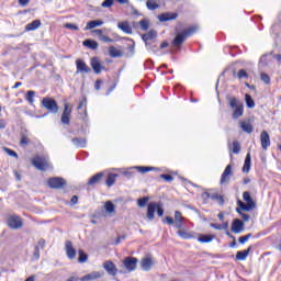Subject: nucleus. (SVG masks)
<instances>
[{
	"label": "nucleus",
	"mask_w": 281,
	"mask_h": 281,
	"mask_svg": "<svg viewBox=\"0 0 281 281\" xmlns=\"http://www.w3.org/2000/svg\"><path fill=\"white\" fill-rule=\"evenodd\" d=\"M227 102L231 109H235L232 114V119L238 120L239 117H243L245 114V104L243 101L238 100L236 97H227Z\"/></svg>",
	"instance_id": "f257e3e1"
},
{
	"label": "nucleus",
	"mask_w": 281,
	"mask_h": 281,
	"mask_svg": "<svg viewBox=\"0 0 281 281\" xmlns=\"http://www.w3.org/2000/svg\"><path fill=\"white\" fill-rule=\"evenodd\" d=\"M243 199L246 204L241 200H237V206L239 210H243L244 212H251V210L256 209V201H254V198H251V193L249 191H245L243 193Z\"/></svg>",
	"instance_id": "f03ea898"
},
{
	"label": "nucleus",
	"mask_w": 281,
	"mask_h": 281,
	"mask_svg": "<svg viewBox=\"0 0 281 281\" xmlns=\"http://www.w3.org/2000/svg\"><path fill=\"white\" fill-rule=\"evenodd\" d=\"M155 212L159 217L164 216V205L160 202H149L147 204V218L148 221H155Z\"/></svg>",
	"instance_id": "7ed1b4c3"
},
{
	"label": "nucleus",
	"mask_w": 281,
	"mask_h": 281,
	"mask_svg": "<svg viewBox=\"0 0 281 281\" xmlns=\"http://www.w3.org/2000/svg\"><path fill=\"white\" fill-rule=\"evenodd\" d=\"M47 186L52 190H63L67 186V180L60 177H53L47 180Z\"/></svg>",
	"instance_id": "20e7f679"
},
{
	"label": "nucleus",
	"mask_w": 281,
	"mask_h": 281,
	"mask_svg": "<svg viewBox=\"0 0 281 281\" xmlns=\"http://www.w3.org/2000/svg\"><path fill=\"white\" fill-rule=\"evenodd\" d=\"M42 106H44V109L49 111V113H54V114L58 113V102H56V100H54L53 98L45 97L42 100Z\"/></svg>",
	"instance_id": "39448f33"
},
{
	"label": "nucleus",
	"mask_w": 281,
	"mask_h": 281,
	"mask_svg": "<svg viewBox=\"0 0 281 281\" xmlns=\"http://www.w3.org/2000/svg\"><path fill=\"white\" fill-rule=\"evenodd\" d=\"M137 262H139V260L136 257H131V256L125 257L123 260V265L125 269L128 271V273L137 269Z\"/></svg>",
	"instance_id": "423d86ee"
},
{
	"label": "nucleus",
	"mask_w": 281,
	"mask_h": 281,
	"mask_svg": "<svg viewBox=\"0 0 281 281\" xmlns=\"http://www.w3.org/2000/svg\"><path fill=\"white\" fill-rule=\"evenodd\" d=\"M31 164L32 166H34V168H36L37 170H41L42 172H45V170L47 169V161L45 160V158L41 156H35L31 160Z\"/></svg>",
	"instance_id": "0eeeda50"
},
{
	"label": "nucleus",
	"mask_w": 281,
	"mask_h": 281,
	"mask_svg": "<svg viewBox=\"0 0 281 281\" xmlns=\"http://www.w3.org/2000/svg\"><path fill=\"white\" fill-rule=\"evenodd\" d=\"M90 66L92 67L94 74H97V76H99V74H102V71H104V69H106V67H104L102 65V63L100 61L99 57H92L90 59Z\"/></svg>",
	"instance_id": "6e6552de"
},
{
	"label": "nucleus",
	"mask_w": 281,
	"mask_h": 281,
	"mask_svg": "<svg viewBox=\"0 0 281 281\" xmlns=\"http://www.w3.org/2000/svg\"><path fill=\"white\" fill-rule=\"evenodd\" d=\"M231 232H233V234H241V232H245V222L240 218L233 220Z\"/></svg>",
	"instance_id": "1a4fd4ad"
},
{
	"label": "nucleus",
	"mask_w": 281,
	"mask_h": 281,
	"mask_svg": "<svg viewBox=\"0 0 281 281\" xmlns=\"http://www.w3.org/2000/svg\"><path fill=\"white\" fill-rule=\"evenodd\" d=\"M8 226L10 229H21V227H23V221L21 217L13 215L8 218Z\"/></svg>",
	"instance_id": "9d476101"
},
{
	"label": "nucleus",
	"mask_w": 281,
	"mask_h": 281,
	"mask_svg": "<svg viewBox=\"0 0 281 281\" xmlns=\"http://www.w3.org/2000/svg\"><path fill=\"white\" fill-rule=\"evenodd\" d=\"M103 179L104 172H98L88 180L87 186H89L90 188H93L94 186H100Z\"/></svg>",
	"instance_id": "9b49d317"
},
{
	"label": "nucleus",
	"mask_w": 281,
	"mask_h": 281,
	"mask_svg": "<svg viewBox=\"0 0 281 281\" xmlns=\"http://www.w3.org/2000/svg\"><path fill=\"white\" fill-rule=\"evenodd\" d=\"M61 124H66L69 126L71 124V109H69V104L64 105V111L61 114Z\"/></svg>",
	"instance_id": "f8f14e48"
},
{
	"label": "nucleus",
	"mask_w": 281,
	"mask_h": 281,
	"mask_svg": "<svg viewBox=\"0 0 281 281\" xmlns=\"http://www.w3.org/2000/svg\"><path fill=\"white\" fill-rule=\"evenodd\" d=\"M261 148L263 150H268L269 146H271V137L267 131H262L260 134Z\"/></svg>",
	"instance_id": "ddd939ff"
},
{
	"label": "nucleus",
	"mask_w": 281,
	"mask_h": 281,
	"mask_svg": "<svg viewBox=\"0 0 281 281\" xmlns=\"http://www.w3.org/2000/svg\"><path fill=\"white\" fill-rule=\"evenodd\" d=\"M77 74H91V68L82 59L76 60Z\"/></svg>",
	"instance_id": "4468645a"
},
{
	"label": "nucleus",
	"mask_w": 281,
	"mask_h": 281,
	"mask_svg": "<svg viewBox=\"0 0 281 281\" xmlns=\"http://www.w3.org/2000/svg\"><path fill=\"white\" fill-rule=\"evenodd\" d=\"M178 16L177 12H166L158 15V21L166 23L167 21H175Z\"/></svg>",
	"instance_id": "2eb2a0df"
},
{
	"label": "nucleus",
	"mask_w": 281,
	"mask_h": 281,
	"mask_svg": "<svg viewBox=\"0 0 281 281\" xmlns=\"http://www.w3.org/2000/svg\"><path fill=\"white\" fill-rule=\"evenodd\" d=\"M103 269L109 276H117V267L111 260H108L103 263Z\"/></svg>",
	"instance_id": "dca6fc26"
},
{
	"label": "nucleus",
	"mask_w": 281,
	"mask_h": 281,
	"mask_svg": "<svg viewBox=\"0 0 281 281\" xmlns=\"http://www.w3.org/2000/svg\"><path fill=\"white\" fill-rule=\"evenodd\" d=\"M186 38H188L183 32L177 33L176 37L172 41L173 47H177V49H181V45L186 43Z\"/></svg>",
	"instance_id": "f3484780"
},
{
	"label": "nucleus",
	"mask_w": 281,
	"mask_h": 281,
	"mask_svg": "<svg viewBox=\"0 0 281 281\" xmlns=\"http://www.w3.org/2000/svg\"><path fill=\"white\" fill-rule=\"evenodd\" d=\"M65 247L67 258H69V260H74V258H76V250L74 248V244L70 240H67Z\"/></svg>",
	"instance_id": "a211bd4d"
},
{
	"label": "nucleus",
	"mask_w": 281,
	"mask_h": 281,
	"mask_svg": "<svg viewBox=\"0 0 281 281\" xmlns=\"http://www.w3.org/2000/svg\"><path fill=\"white\" fill-rule=\"evenodd\" d=\"M234 172H232V165H227L224 169V172L222 173L220 183L223 186V183H227L229 181V177H232Z\"/></svg>",
	"instance_id": "6ab92c4d"
},
{
	"label": "nucleus",
	"mask_w": 281,
	"mask_h": 281,
	"mask_svg": "<svg viewBox=\"0 0 281 281\" xmlns=\"http://www.w3.org/2000/svg\"><path fill=\"white\" fill-rule=\"evenodd\" d=\"M140 268L143 271H150L153 269V259L150 257H145L140 261Z\"/></svg>",
	"instance_id": "aec40b11"
},
{
	"label": "nucleus",
	"mask_w": 281,
	"mask_h": 281,
	"mask_svg": "<svg viewBox=\"0 0 281 281\" xmlns=\"http://www.w3.org/2000/svg\"><path fill=\"white\" fill-rule=\"evenodd\" d=\"M119 30L124 32V34H133V27H131V24L128 21H123L117 24Z\"/></svg>",
	"instance_id": "412c9836"
},
{
	"label": "nucleus",
	"mask_w": 281,
	"mask_h": 281,
	"mask_svg": "<svg viewBox=\"0 0 281 281\" xmlns=\"http://www.w3.org/2000/svg\"><path fill=\"white\" fill-rule=\"evenodd\" d=\"M155 38H157V31L155 30H150L142 35V40L145 44L148 43V41H155Z\"/></svg>",
	"instance_id": "4be33fe9"
},
{
	"label": "nucleus",
	"mask_w": 281,
	"mask_h": 281,
	"mask_svg": "<svg viewBox=\"0 0 281 281\" xmlns=\"http://www.w3.org/2000/svg\"><path fill=\"white\" fill-rule=\"evenodd\" d=\"M42 25L41 20H34L31 23L25 25V31L26 32H34L38 30V27Z\"/></svg>",
	"instance_id": "5701e85b"
},
{
	"label": "nucleus",
	"mask_w": 281,
	"mask_h": 281,
	"mask_svg": "<svg viewBox=\"0 0 281 281\" xmlns=\"http://www.w3.org/2000/svg\"><path fill=\"white\" fill-rule=\"evenodd\" d=\"M71 142L77 148H87V138L74 137Z\"/></svg>",
	"instance_id": "b1692460"
},
{
	"label": "nucleus",
	"mask_w": 281,
	"mask_h": 281,
	"mask_svg": "<svg viewBox=\"0 0 281 281\" xmlns=\"http://www.w3.org/2000/svg\"><path fill=\"white\" fill-rule=\"evenodd\" d=\"M117 177H120V175L109 173L106 179H105V186H108V188H111V187L115 186V181H116Z\"/></svg>",
	"instance_id": "393cba45"
},
{
	"label": "nucleus",
	"mask_w": 281,
	"mask_h": 281,
	"mask_svg": "<svg viewBox=\"0 0 281 281\" xmlns=\"http://www.w3.org/2000/svg\"><path fill=\"white\" fill-rule=\"evenodd\" d=\"M243 172H249L251 170V154H247L245 161H244V166H243Z\"/></svg>",
	"instance_id": "a878e982"
},
{
	"label": "nucleus",
	"mask_w": 281,
	"mask_h": 281,
	"mask_svg": "<svg viewBox=\"0 0 281 281\" xmlns=\"http://www.w3.org/2000/svg\"><path fill=\"white\" fill-rule=\"evenodd\" d=\"M83 47H88V49H98L99 47V44L95 42V40H91V38H88L86 41H83Z\"/></svg>",
	"instance_id": "bb28decb"
},
{
	"label": "nucleus",
	"mask_w": 281,
	"mask_h": 281,
	"mask_svg": "<svg viewBox=\"0 0 281 281\" xmlns=\"http://www.w3.org/2000/svg\"><path fill=\"white\" fill-rule=\"evenodd\" d=\"M100 25H104V21L102 20H92L87 23L86 30H94V27H100Z\"/></svg>",
	"instance_id": "cd10ccee"
},
{
	"label": "nucleus",
	"mask_w": 281,
	"mask_h": 281,
	"mask_svg": "<svg viewBox=\"0 0 281 281\" xmlns=\"http://www.w3.org/2000/svg\"><path fill=\"white\" fill-rule=\"evenodd\" d=\"M199 32V26L193 25L182 31V34H184V37L189 38V36H192Z\"/></svg>",
	"instance_id": "c85d7f7f"
},
{
	"label": "nucleus",
	"mask_w": 281,
	"mask_h": 281,
	"mask_svg": "<svg viewBox=\"0 0 281 281\" xmlns=\"http://www.w3.org/2000/svg\"><path fill=\"white\" fill-rule=\"evenodd\" d=\"M99 278H102V274L98 271H94V272L83 276L81 278V281L98 280Z\"/></svg>",
	"instance_id": "c756f323"
},
{
	"label": "nucleus",
	"mask_w": 281,
	"mask_h": 281,
	"mask_svg": "<svg viewBox=\"0 0 281 281\" xmlns=\"http://www.w3.org/2000/svg\"><path fill=\"white\" fill-rule=\"evenodd\" d=\"M240 128L241 131H244V133H248V134L254 133V125H251V123L249 122L241 121Z\"/></svg>",
	"instance_id": "7c9ffc66"
},
{
	"label": "nucleus",
	"mask_w": 281,
	"mask_h": 281,
	"mask_svg": "<svg viewBox=\"0 0 281 281\" xmlns=\"http://www.w3.org/2000/svg\"><path fill=\"white\" fill-rule=\"evenodd\" d=\"M177 235L182 238V240H190L192 238H194V235L192 233L186 232L183 229H179L177 232Z\"/></svg>",
	"instance_id": "2f4dec72"
},
{
	"label": "nucleus",
	"mask_w": 281,
	"mask_h": 281,
	"mask_svg": "<svg viewBox=\"0 0 281 281\" xmlns=\"http://www.w3.org/2000/svg\"><path fill=\"white\" fill-rule=\"evenodd\" d=\"M211 201H216V203L218 205H225V196H223L216 192L213 193Z\"/></svg>",
	"instance_id": "473e14b6"
},
{
	"label": "nucleus",
	"mask_w": 281,
	"mask_h": 281,
	"mask_svg": "<svg viewBox=\"0 0 281 281\" xmlns=\"http://www.w3.org/2000/svg\"><path fill=\"white\" fill-rule=\"evenodd\" d=\"M245 102L247 109H254L256 106V101H254V98H251V94L249 93L245 94Z\"/></svg>",
	"instance_id": "72a5a7b5"
},
{
	"label": "nucleus",
	"mask_w": 281,
	"mask_h": 281,
	"mask_svg": "<svg viewBox=\"0 0 281 281\" xmlns=\"http://www.w3.org/2000/svg\"><path fill=\"white\" fill-rule=\"evenodd\" d=\"M109 54H110L111 58H120V57H122V50L115 48V46H111L109 48Z\"/></svg>",
	"instance_id": "f704fd0d"
},
{
	"label": "nucleus",
	"mask_w": 281,
	"mask_h": 281,
	"mask_svg": "<svg viewBox=\"0 0 281 281\" xmlns=\"http://www.w3.org/2000/svg\"><path fill=\"white\" fill-rule=\"evenodd\" d=\"M139 25L143 32H148V30L150 29V20L143 19L139 21Z\"/></svg>",
	"instance_id": "c9c22d12"
},
{
	"label": "nucleus",
	"mask_w": 281,
	"mask_h": 281,
	"mask_svg": "<svg viewBox=\"0 0 281 281\" xmlns=\"http://www.w3.org/2000/svg\"><path fill=\"white\" fill-rule=\"evenodd\" d=\"M36 95V92L33 90H29L25 93V100L29 102V104H34V97Z\"/></svg>",
	"instance_id": "e433bc0d"
},
{
	"label": "nucleus",
	"mask_w": 281,
	"mask_h": 281,
	"mask_svg": "<svg viewBox=\"0 0 281 281\" xmlns=\"http://www.w3.org/2000/svg\"><path fill=\"white\" fill-rule=\"evenodd\" d=\"M216 238L215 235H200L198 240L199 243H212V239Z\"/></svg>",
	"instance_id": "4c0bfd02"
},
{
	"label": "nucleus",
	"mask_w": 281,
	"mask_h": 281,
	"mask_svg": "<svg viewBox=\"0 0 281 281\" xmlns=\"http://www.w3.org/2000/svg\"><path fill=\"white\" fill-rule=\"evenodd\" d=\"M236 212H237V214H239V216H241V218H243V221H244L245 223H249V220H250L251 217L249 216V214L244 213V211H243V209H240V206H237V207H236Z\"/></svg>",
	"instance_id": "58836bf2"
},
{
	"label": "nucleus",
	"mask_w": 281,
	"mask_h": 281,
	"mask_svg": "<svg viewBox=\"0 0 281 281\" xmlns=\"http://www.w3.org/2000/svg\"><path fill=\"white\" fill-rule=\"evenodd\" d=\"M104 210L108 214H113L115 212V204L111 201L105 202Z\"/></svg>",
	"instance_id": "ea45409f"
},
{
	"label": "nucleus",
	"mask_w": 281,
	"mask_h": 281,
	"mask_svg": "<svg viewBox=\"0 0 281 281\" xmlns=\"http://www.w3.org/2000/svg\"><path fill=\"white\" fill-rule=\"evenodd\" d=\"M134 168H136V170H138L142 175H146V172H153V170H155V167L137 166Z\"/></svg>",
	"instance_id": "a19ab883"
},
{
	"label": "nucleus",
	"mask_w": 281,
	"mask_h": 281,
	"mask_svg": "<svg viewBox=\"0 0 281 281\" xmlns=\"http://www.w3.org/2000/svg\"><path fill=\"white\" fill-rule=\"evenodd\" d=\"M146 7H147L148 10H157V9H159V4L155 0H148L146 2Z\"/></svg>",
	"instance_id": "79ce46f5"
},
{
	"label": "nucleus",
	"mask_w": 281,
	"mask_h": 281,
	"mask_svg": "<svg viewBox=\"0 0 281 281\" xmlns=\"http://www.w3.org/2000/svg\"><path fill=\"white\" fill-rule=\"evenodd\" d=\"M150 199L148 198V196H143V198H139L138 200H137V205H138V207H146V205H148V201H149Z\"/></svg>",
	"instance_id": "37998d69"
},
{
	"label": "nucleus",
	"mask_w": 281,
	"mask_h": 281,
	"mask_svg": "<svg viewBox=\"0 0 281 281\" xmlns=\"http://www.w3.org/2000/svg\"><path fill=\"white\" fill-rule=\"evenodd\" d=\"M247 252L245 250H239L236 252L235 260H247Z\"/></svg>",
	"instance_id": "c03bdc74"
},
{
	"label": "nucleus",
	"mask_w": 281,
	"mask_h": 281,
	"mask_svg": "<svg viewBox=\"0 0 281 281\" xmlns=\"http://www.w3.org/2000/svg\"><path fill=\"white\" fill-rule=\"evenodd\" d=\"M213 194L214 193L207 191L202 192L201 199L203 200V203L206 204L210 199L212 200Z\"/></svg>",
	"instance_id": "a18cd8bd"
},
{
	"label": "nucleus",
	"mask_w": 281,
	"mask_h": 281,
	"mask_svg": "<svg viewBox=\"0 0 281 281\" xmlns=\"http://www.w3.org/2000/svg\"><path fill=\"white\" fill-rule=\"evenodd\" d=\"M87 260H89V255H87L82 249H80L78 262H87Z\"/></svg>",
	"instance_id": "49530a36"
},
{
	"label": "nucleus",
	"mask_w": 281,
	"mask_h": 281,
	"mask_svg": "<svg viewBox=\"0 0 281 281\" xmlns=\"http://www.w3.org/2000/svg\"><path fill=\"white\" fill-rule=\"evenodd\" d=\"M133 170H135V167L128 169L127 171H124L123 177H125L126 179H133V177H135V175H137V172H135Z\"/></svg>",
	"instance_id": "de8ad7c7"
},
{
	"label": "nucleus",
	"mask_w": 281,
	"mask_h": 281,
	"mask_svg": "<svg viewBox=\"0 0 281 281\" xmlns=\"http://www.w3.org/2000/svg\"><path fill=\"white\" fill-rule=\"evenodd\" d=\"M252 236H254V234H251V233H249V234H247L245 236H240L238 238L239 245H245V243H247V240H249V238H251Z\"/></svg>",
	"instance_id": "09e8293b"
},
{
	"label": "nucleus",
	"mask_w": 281,
	"mask_h": 281,
	"mask_svg": "<svg viewBox=\"0 0 281 281\" xmlns=\"http://www.w3.org/2000/svg\"><path fill=\"white\" fill-rule=\"evenodd\" d=\"M3 150L4 153H7V155H9V157H14L15 159H19V154H16V151H14L13 149L3 147Z\"/></svg>",
	"instance_id": "8fccbe9b"
},
{
	"label": "nucleus",
	"mask_w": 281,
	"mask_h": 281,
	"mask_svg": "<svg viewBox=\"0 0 281 281\" xmlns=\"http://www.w3.org/2000/svg\"><path fill=\"white\" fill-rule=\"evenodd\" d=\"M233 153L234 155H238L240 153V143H238V140L233 142Z\"/></svg>",
	"instance_id": "3c124183"
},
{
	"label": "nucleus",
	"mask_w": 281,
	"mask_h": 281,
	"mask_svg": "<svg viewBox=\"0 0 281 281\" xmlns=\"http://www.w3.org/2000/svg\"><path fill=\"white\" fill-rule=\"evenodd\" d=\"M160 179H164L165 181H167V183L175 181V177H172V175H168V173H161Z\"/></svg>",
	"instance_id": "603ef678"
},
{
	"label": "nucleus",
	"mask_w": 281,
	"mask_h": 281,
	"mask_svg": "<svg viewBox=\"0 0 281 281\" xmlns=\"http://www.w3.org/2000/svg\"><path fill=\"white\" fill-rule=\"evenodd\" d=\"M260 78L265 85H271V77H269L266 72H262Z\"/></svg>",
	"instance_id": "864d4df0"
},
{
	"label": "nucleus",
	"mask_w": 281,
	"mask_h": 281,
	"mask_svg": "<svg viewBox=\"0 0 281 281\" xmlns=\"http://www.w3.org/2000/svg\"><path fill=\"white\" fill-rule=\"evenodd\" d=\"M237 78L239 80H243V78H249V74H247V70L240 69L237 74Z\"/></svg>",
	"instance_id": "5fc2aeb1"
},
{
	"label": "nucleus",
	"mask_w": 281,
	"mask_h": 281,
	"mask_svg": "<svg viewBox=\"0 0 281 281\" xmlns=\"http://www.w3.org/2000/svg\"><path fill=\"white\" fill-rule=\"evenodd\" d=\"M145 46L148 49V52H153L154 54L157 52V45L156 44L146 43Z\"/></svg>",
	"instance_id": "6e6d98bb"
},
{
	"label": "nucleus",
	"mask_w": 281,
	"mask_h": 281,
	"mask_svg": "<svg viewBox=\"0 0 281 281\" xmlns=\"http://www.w3.org/2000/svg\"><path fill=\"white\" fill-rule=\"evenodd\" d=\"M27 144H30V138H27V136H25V134H22L21 139H20V145L27 146Z\"/></svg>",
	"instance_id": "4d7b16f0"
},
{
	"label": "nucleus",
	"mask_w": 281,
	"mask_h": 281,
	"mask_svg": "<svg viewBox=\"0 0 281 281\" xmlns=\"http://www.w3.org/2000/svg\"><path fill=\"white\" fill-rule=\"evenodd\" d=\"M113 3H115V0H104L101 3V8H112Z\"/></svg>",
	"instance_id": "13d9d810"
},
{
	"label": "nucleus",
	"mask_w": 281,
	"mask_h": 281,
	"mask_svg": "<svg viewBox=\"0 0 281 281\" xmlns=\"http://www.w3.org/2000/svg\"><path fill=\"white\" fill-rule=\"evenodd\" d=\"M179 221H186V217L181 214L180 211L175 212V221L173 222H179Z\"/></svg>",
	"instance_id": "bf43d9fd"
},
{
	"label": "nucleus",
	"mask_w": 281,
	"mask_h": 281,
	"mask_svg": "<svg viewBox=\"0 0 281 281\" xmlns=\"http://www.w3.org/2000/svg\"><path fill=\"white\" fill-rule=\"evenodd\" d=\"M66 30H74L75 32H78L80 27H78L75 23H67L65 24Z\"/></svg>",
	"instance_id": "052dcab7"
},
{
	"label": "nucleus",
	"mask_w": 281,
	"mask_h": 281,
	"mask_svg": "<svg viewBox=\"0 0 281 281\" xmlns=\"http://www.w3.org/2000/svg\"><path fill=\"white\" fill-rule=\"evenodd\" d=\"M33 256L35 260H38V258H41V248H38V246L34 247Z\"/></svg>",
	"instance_id": "680f3d73"
},
{
	"label": "nucleus",
	"mask_w": 281,
	"mask_h": 281,
	"mask_svg": "<svg viewBox=\"0 0 281 281\" xmlns=\"http://www.w3.org/2000/svg\"><path fill=\"white\" fill-rule=\"evenodd\" d=\"M162 223H167V225H175V218H172L171 216H166L165 218H162Z\"/></svg>",
	"instance_id": "e2e57ef3"
},
{
	"label": "nucleus",
	"mask_w": 281,
	"mask_h": 281,
	"mask_svg": "<svg viewBox=\"0 0 281 281\" xmlns=\"http://www.w3.org/2000/svg\"><path fill=\"white\" fill-rule=\"evenodd\" d=\"M153 67H155V63L153 61V59H147L145 61V69H153Z\"/></svg>",
	"instance_id": "0e129e2a"
},
{
	"label": "nucleus",
	"mask_w": 281,
	"mask_h": 281,
	"mask_svg": "<svg viewBox=\"0 0 281 281\" xmlns=\"http://www.w3.org/2000/svg\"><path fill=\"white\" fill-rule=\"evenodd\" d=\"M99 40H101L103 43H113V38H111V37L104 35V34L101 35V36L99 37Z\"/></svg>",
	"instance_id": "69168bd1"
},
{
	"label": "nucleus",
	"mask_w": 281,
	"mask_h": 281,
	"mask_svg": "<svg viewBox=\"0 0 281 281\" xmlns=\"http://www.w3.org/2000/svg\"><path fill=\"white\" fill-rule=\"evenodd\" d=\"M183 223L184 221H179L178 222H173V227H176V229H182L183 228Z\"/></svg>",
	"instance_id": "338daca9"
},
{
	"label": "nucleus",
	"mask_w": 281,
	"mask_h": 281,
	"mask_svg": "<svg viewBox=\"0 0 281 281\" xmlns=\"http://www.w3.org/2000/svg\"><path fill=\"white\" fill-rule=\"evenodd\" d=\"M45 245H46V241L44 238H41L36 245V247H38V249H45Z\"/></svg>",
	"instance_id": "774afa93"
}]
</instances>
